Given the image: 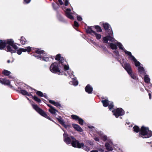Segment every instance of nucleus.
I'll use <instances>...</instances> for the list:
<instances>
[{"label": "nucleus", "instance_id": "32", "mask_svg": "<svg viewBox=\"0 0 152 152\" xmlns=\"http://www.w3.org/2000/svg\"><path fill=\"white\" fill-rule=\"evenodd\" d=\"M55 59L57 60H59V61L58 63H60L61 60L62 61V62L64 61V60L62 58H61V56L60 54H58L56 55Z\"/></svg>", "mask_w": 152, "mask_h": 152}, {"label": "nucleus", "instance_id": "15", "mask_svg": "<svg viewBox=\"0 0 152 152\" xmlns=\"http://www.w3.org/2000/svg\"><path fill=\"white\" fill-rule=\"evenodd\" d=\"M5 42L6 44V43L9 45H12L14 49H18V47L14 44V42L13 39H8L7 40L6 42L5 41H3Z\"/></svg>", "mask_w": 152, "mask_h": 152}, {"label": "nucleus", "instance_id": "44", "mask_svg": "<svg viewBox=\"0 0 152 152\" xmlns=\"http://www.w3.org/2000/svg\"><path fill=\"white\" fill-rule=\"evenodd\" d=\"M56 4L54 3L52 4V6H53V8L54 9H56L57 8H58V7L57 6V7L56 6Z\"/></svg>", "mask_w": 152, "mask_h": 152}, {"label": "nucleus", "instance_id": "38", "mask_svg": "<svg viewBox=\"0 0 152 152\" xmlns=\"http://www.w3.org/2000/svg\"><path fill=\"white\" fill-rule=\"evenodd\" d=\"M36 101L38 102H41V100L39 98H38L36 96H33V97H32Z\"/></svg>", "mask_w": 152, "mask_h": 152}, {"label": "nucleus", "instance_id": "22", "mask_svg": "<svg viewBox=\"0 0 152 152\" xmlns=\"http://www.w3.org/2000/svg\"><path fill=\"white\" fill-rule=\"evenodd\" d=\"M92 28L91 27H88L86 30V32L89 34H91L92 35H94V34H95V31L92 30Z\"/></svg>", "mask_w": 152, "mask_h": 152}, {"label": "nucleus", "instance_id": "3", "mask_svg": "<svg viewBox=\"0 0 152 152\" xmlns=\"http://www.w3.org/2000/svg\"><path fill=\"white\" fill-rule=\"evenodd\" d=\"M125 51V53L128 55L130 56V58H131L132 60L134 62L135 66L138 67V71L140 75H144V74H146L143 67L140 66L141 64L134 56L132 55L131 53L127 51L126 50Z\"/></svg>", "mask_w": 152, "mask_h": 152}, {"label": "nucleus", "instance_id": "6", "mask_svg": "<svg viewBox=\"0 0 152 152\" xmlns=\"http://www.w3.org/2000/svg\"><path fill=\"white\" fill-rule=\"evenodd\" d=\"M36 53L38 54L37 55L35 54L34 56L37 58H41L43 60L45 61H48L51 59V58L47 56L46 54L44 53V51L39 49H38L36 50Z\"/></svg>", "mask_w": 152, "mask_h": 152}, {"label": "nucleus", "instance_id": "25", "mask_svg": "<svg viewBox=\"0 0 152 152\" xmlns=\"http://www.w3.org/2000/svg\"><path fill=\"white\" fill-rule=\"evenodd\" d=\"M20 93L23 95H26L28 96H31L32 97H33L31 93H28L26 91L24 90H21Z\"/></svg>", "mask_w": 152, "mask_h": 152}, {"label": "nucleus", "instance_id": "4", "mask_svg": "<svg viewBox=\"0 0 152 152\" xmlns=\"http://www.w3.org/2000/svg\"><path fill=\"white\" fill-rule=\"evenodd\" d=\"M152 136V132L148 128L142 126L141 128L139 136L143 138H148Z\"/></svg>", "mask_w": 152, "mask_h": 152}, {"label": "nucleus", "instance_id": "46", "mask_svg": "<svg viewBox=\"0 0 152 152\" xmlns=\"http://www.w3.org/2000/svg\"><path fill=\"white\" fill-rule=\"evenodd\" d=\"M70 73H71V74H69V76L70 77H72V75H73V72L72 71H70Z\"/></svg>", "mask_w": 152, "mask_h": 152}, {"label": "nucleus", "instance_id": "39", "mask_svg": "<svg viewBox=\"0 0 152 152\" xmlns=\"http://www.w3.org/2000/svg\"><path fill=\"white\" fill-rule=\"evenodd\" d=\"M93 35H95L96 38L98 39H100L101 37V35L99 34L96 33L95 32V34H94Z\"/></svg>", "mask_w": 152, "mask_h": 152}, {"label": "nucleus", "instance_id": "11", "mask_svg": "<svg viewBox=\"0 0 152 152\" xmlns=\"http://www.w3.org/2000/svg\"><path fill=\"white\" fill-rule=\"evenodd\" d=\"M102 102L104 107H107V106H109V108L110 110L113 108V102H110L107 99L102 100Z\"/></svg>", "mask_w": 152, "mask_h": 152}, {"label": "nucleus", "instance_id": "48", "mask_svg": "<svg viewBox=\"0 0 152 152\" xmlns=\"http://www.w3.org/2000/svg\"><path fill=\"white\" fill-rule=\"evenodd\" d=\"M88 142L90 143L91 145H92L93 144V142L91 141H88Z\"/></svg>", "mask_w": 152, "mask_h": 152}, {"label": "nucleus", "instance_id": "43", "mask_svg": "<svg viewBox=\"0 0 152 152\" xmlns=\"http://www.w3.org/2000/svg\"><path fill=\"white\" fill-rule=\"evenodd\" d=\"M75 27H77L79 26V24L76 21L74 22V25Z\"/></svg>", "mask_w": 152, "mask_h": 152}, {"label": "nucleus", "instance_id": "54", "mask_svg": "<svg viewBox=\"0 0 152 152\" xmlns=\"http://www.w3.org/2000/svg\"><path fill=\"white\" fill-rule=\"evenodd\" d=\"M7 62H8V63H10V61L9 60H8V61H7Z\"/></svg>", "mask_w": 152, "mask_h": 152}, {"label": "nucleus", "instance_id": "8", "mask_svg": "<svg viewBox=\"0 0 152 152\" xmlns=\"http://www.w3.org/2000/svg\"><path fill=\"white\" fill-rule=\"evenodd\" d=\"M32 105L33 108L40 115L43 116V117L46 118L51 120L50 118L47 115L42 109H40L38 107L36 104H32Z\"/></svg>", "mask_w": 152, "mask_h": 152}, {"label": "nucleus", "instance_id": "55", "mask_svg": "<svg viewBox=\"0 0 152 152\" xmlns=\"http://www.w3.org/2000/svg\"><path fill=\"white\" fill-rule=\"evenodd\" d=\"M29 88H30V89H31V90L32 89L30 87H29Z\"/></svg>", "mask_w": 152, "mask_h": 152}, {"label": "nucleus", "instance_id": "34", "mask_svg": "<svg viewBox=\"0 0 152 152\" xmlns=\"http://www.w3.org/2000/svg\"><path fill=\"white\" fill-rule=\"evenodd\" d=\"M37 94L38 95L40 96H41V97L44 96L45 98H47V96L46 95V94H43V93L40 91H37Z\"/></svg>", "mask_w": 152, "mask_h": 152}, {"label": "nucleus", "instance_id": "41", "mask_svg": "<svg viewBox=\"0 0 152 152\" xmlns=\"http://www.w3.org/2000/svg\"><path fill=\"white\" fill-rule=\"evenodd\" d=\"M77 19L78 20L81 21L82 20V18L80 16L77 15Z\"/></svg>", "mask_w": 152, "mask_h": 152}, {"label": "nucleus", "instance_id": "49", "mask_svg": "<svg viewBox=\"0 0 152 152\" xmlns=\"http://www.w3.org/2000/svg\"><path fill=\"white\" fill-rule=\"evenodd\" d=\"M91 152H98V151L97 150H94L91 151Z\"/></svg>", "mask_w": 152, "mask_h": 152}, {"label": "nucleus", "instance_id": "5", "mask_svg": "<svg viewBox=\"0 0 152 152\" xmlns=\"http://www.w3.org/2000/svg\"><path fill=\"white\" fill-rule=\"evenodd\" d=\"M103 42L104 43H107L108 41L111 42H116L115 43L117 45L118 47L121 50H123L125 53V51H127L124 49L122 45L119 42H118L117 40H115L114 38L113 37H111L110 36H107L106 37H104L103 38Z\"/></svg>", "mask_w": 152, "mask_h": 152}, {"label": "nucleus", "instance_id": "53", "mask_svg": "<svg viewBox=\"0 0 152 152\" xmlns=\"http://www.w3.org/2000/svg\"><path fill=\"white\" fill-rule=\"evenodd\" d=\"M48 105L49 107H50V108H51V107H52V106L49 104H48Z\"/></svg>", "mask_w": 152, "mask_h": 152}, {"label": "nucleus", "instance_id": "16", "mask_svg": "<svg viewBox=\"0 0 152 152\" xmlns=\"http://www.w3.org/2000/svg\"><path fill=\"white\" fill-rule=\"evenodd\" d=\"M72 118L74 119L75 120H78L79 122V123L81 125H83V120L81 118H79L78 116L72 115L71 116Z\"/></svg>", "mask_w": 152, "mask_h": 152}, {"label": "nucleus", "instance_id": "47", "mask_svg": "<svg viewBox=\"0 0 152 152\" xmlns=\"http://www.w3.org/2000/svg\"><path fill=\"white\" fill-rule=\"evenodd\" d=\"M94 140L96 141H98L99 140V138L97 137H95L94 138Z\"/></svg>", "mask_w": 152, "mask_h": 152}, {"label": "nucleus", "instance_id": "36", "mask_svg": "<svg viewBox=\"0 0 152 152\" xmlns=\"http://www.w3.org/2000/svg\"><path fill=\"white\" fill-rule=\"evenodd\" d=\"M2 73L4 75H9L11 73V72H10L6 70H4L2 72Z\"/></svg>", "mask_w": 152, "mask_h": 152}, {"label": "nucleus", "instance_id": "45", "mask_svg": "<svg viewBox=\"0 0 152 152\" xmlns=\"http://www.w3.org/2000/svg\"><path fill=\"white\" fill-rule=\"evenodd\" d=\"M31 1V0H24V2L26 4L29 3Z\"/></svg>", "mask_w": 152, "mask_h": 152}, {"label": "nucleus", "instance_id": "56", "mask_svg": "<svg viewBox=\"0 0 152 152\" xmlns=\"http://www.w3.org/2000/svg\"><path fill=\"white\" fill-rule=\"evenodd\" d=\"M27 98L28 100H29V99L28 98Z\"/></svg>", "mask_w": 152, "mask_h": 152}, {"label": "nucleus", "instance_id": "1", "mask_svg": "<svg viewBox=\"0 0 152 152\" xmlns=\"http://www.w3.org/2000/svg\"><path fill=\"white\" fill-rule=\"evenodd\" d=\"M63 62L61 60L59 63L55 62L53 63L50 66V69L51 72L53 73H57L61 75L64 71L69 69V67L68 65H66V62L64 60Z\"/></svg>", "mask_w": 152, "mask_h": 152}, {"label": "nucleus", "instance_id": "50", "mask_svg": "<svg viewBox=\"0 0 152 152\" xmlns=\"http://www.w3.org/2000/svg\"><path fill=\"white\" fill-rule=\"evenodd\" d=\"M148 95H149V98L150 99H151V94L150 93H149L148 94Z\"/></svg>", "mask_w": 152, "mask_h": 152}, {"label": "nucleus", "instance_id": "18", "mask_svg": "<svg viewBox=\"0 0 152 152\" xmlns=\"http://www.w3.org/2000/svg\"><path fill=\"white\" fill-rule=\"evenodd\" d=\"M0 83L3 84L11 86L10 82L9 80L5 79H0Z\"/></svg>", "mask_w": 152, "mask_h": 152}, {"label": "nucleus", "instance_id": "12", "mask_svg": "<svg viewBox=\"0 0 152 152\" xmlns=\"http://www.w3.org/2000/svg\"><path fill=\"white\" fill-rule=\"evenodd\" d=\"M102 25L104 29L109 32L108 34L113 36V32L110 25L107 23H103Z\"/></svg>", "mask_w": 152, "mask_h": 152}, {"label": "nucleus", "instance_id": "2", "mask_svg": "<svg viewBox=\"0 0 152 152\" xmlns=\"http://www.w3.org/2000/svg\"><path fill=\"white\" fill-rule=\"evenodd\" d=\"M60 4L62 6V9L65 11L66 15L68 18L71 19H73L74 18L73 15L75 14V12H71V10L70 9L66 8L65 6H67L69 4V2L67 0H66L64 3L62 0H58Z\"/></svg>", "mask_w": 152, "mask_h": 152}, {"label": "nucleus", "instance_id": "35", "mask_svg": "<svg viewBox=\"0 0 152 152\" xmlns=\"http://www.w3.org/2000/svg\"><path fill=\"white\" fill-rule=\"evenodd\" d=\"M20 41L21 43L23 45L25 44L26 42V39L23 37H21Z\"/></svg>", "mask_w": 152, "mask_h": 152}, {"label": "nucleus", "instance_id": "30", "mask_svg": "<svg viewBox=\"0 0 152 152\" xmlns=\"http://www.w3.org/2000/svg\"><path fill=\"white\" fill-rule=\"evenodd\" d=\"M49 102L50 103L53 104L56 106L57 107H61V104L58 102H55L54 101L52 100H49Z\"/></svg>", "mask_w": 152, "mask_h": 152}, {"label": "nucleus", "instance_id": "37", "mask_svg": "<svg viewBox=\"0 0 152 152\" xmlns=\"http://www.w3.org/2000/svg\"><path fill=\"white\" fill-rule=\"evenodd\" d=\"M133 129H134V131L137 133L138 132L140 131L139 128L137 126H134Z\"/></svg>", "mask_w": 152, "mask_h": 152}, {"label": "nucleus", "instance_id": "31", "mask_svg": "<svg viewBox=\"0 0 152 152\" xmlns=\"http://www.w3.org/2000/svg\"><path fill=\"white\" fill-rule=\"evenodd\" d=\"M49 111L53 114H55L56 112H58V111L52 107L49 109Z\"/></svg>", "mask_w": 152, "mask_h": 152}, {"label": "nucleus", "instance_id": "21", "mask_svg": "<svg viewBox=\"0 0 152 152\" xmlns=\"http://www.w3.org/2000/svg\"><path fill=\"white\" fill-rule=\"evenodd\" d=\"M85 90L88 94H90L93 91V88L89 85H88L86 87Z\"/></svg>", "mask_w": 152, "mask_h": 152}, {"label": "nucleus", "instance_id": "7", "mask_svg": "<svg viewBox=\"0 0 152 152\" xmlns=\"http://www.w3.org/2000/svg\"><path fill=\"white\" fill-rule=\"evenodd\" d=\"M71 138L72 140L71 144L73 147L78 148H82L83 149L87 151L89 150V149L86 146L84 145L83 143H80L78 141L73 137H71Z\"/></svg>", "mask_w": 152, "mask_h": 152}, {"label": "nucleus", "instance_id": "23", "mask_svg": "<svg viewBox=\"0 0 152 152\" xmlns=\"http://www.w3.org/2000/svg\"><path fill=\"white\" fill-rule=\"evenodd\" d=\"M88 127L90 129H92L91 130V133H93V132H92L94 131V135H98V132L100 133V132H97V131L96 129H95L94 127H93L92 126H88Z\"/></svg>", "mask_w": 152, "mask_h": 152}, {"label": "nucleus", "instance_id": "29", "mask_svg": "<svg viewBox=\"0 0 152 152\" xmlns=\"http://www.w3.org/2000/svg\"><path fill=\"white\" fill-rule=\"evenodd\" d=\"M6 46V43L4 41L0 40V49L2 50Z\"/></svg>", "mask_w": 152, "mask_h": 152}, {"label": "nucleus", "instance_id": "13", "mask_svg": "<svg viewBox=\"0 0 152 152\" xmlns=\"http://www.w3.org/2000/svg\"><path fill=\"white\" fill-rule=\"evenodd\" d=\"M31 50V48L27 47L24 48H20L17 50V53L18 55H20L22 52H29Z\"/></svg>", "mask_w": 152, "mask_h": 152}, {"label": "nucleus", "instance_id": "14", "mask_svg": "<svg viewBox=\"0 0 152 152\" xmlns=\"http://www.w3.org/2000/svg\"><path fill=\"white\" fill-rule=\"evenodd\" d=\"M64 139V141L67 144H70L71 141V137H69L66 133H64L63 134Z\"/></svg>", "mask_w": 152, "mask_h": 152}, {"label": "nucleus", "instance_id": "10", "mask_svg": "<svg viewBox=\"0 0 152 152\" xmlns=\"http://www.w3.org/2000/svg\"><path fill=\"white\" fill-rule=\"evenodd\" d=\"M112 112L113 113L116 118H117L119 116L122 115L124 114V111L121 108H118L116 110H114L112 111Z\"/></svg>", "mask_w": 152, "mask_h": 152}, {"label": "nucleus", "instance_id": "51", "mask_svg": "<svg viewBox=\"0 0 152 152\" xmlns=\"http://www.w3.org/2000/svg\"><path fill=\"white\" fill-rule=\"evenodd\" d=\"M92 43L94 44V45H95L96 44V43L95 42H94V41H92Z\"/></svg>", "mask_w": 152, "mask_h": 152}, {"label": "nucleus", "instance_id": "20", "mask_svg": "<svg viewBox=\"0 0 152 152\" xmlns=\"http://www.w3.org/2000/svg\"><path fill=\"white\" fill-rule=\"evenodd\" d=\"M72 125L73 128L77 131L80 132H82L83 131L82 129L78 125L73 124Z\"/></svg>", "mask_w": 152, "mask_h": 152}, {"label": "nucleus", "instance_id": "27", "mask_svg": "<svg viewBox=\"0 0 152 152\" xmlns=\"http://www.w3.org/2000/svg\"><path fill=\"white\" fill-rule=\"evenodd\" d=\"M98 135H99L101 138H102L103 140L104 141H105L107 139V136L104 135L102 132H100V133L98 132Z\"/></svg>", "mask_w": 152, "mask_h": 152}, {"label": "nucleus", "instance_id": "19", "mask_svg": "<svg viewBox=\"0 0 152 152\" xmlns=\"http://www.w3.org/2000/svg\"><path fill=\"white\" fill-rule=\"evenodd\" d=\"M7 51H9L11 53H15V50L17 49H14L12 45H7Z\"/></svg>", "mask_w": 152, "mask_h": 152}, {"label": "nucleus", "instance_id": "42", "mask_svg": "<svg viewBox=\"0 0 152 152\" xmlns=\"http://www.w3.org/2000/svg\"><path fill=\"white\" fill-rule=\"evenodd\" d=\"M113 53L116 56H119V52L117 50H115L114 51Z\"/></svg>", "mask_w": 152, "mask_h": 152}, {"label": "nucleus", "instance_id": "33", "mask_svg": "<svg viewBox=\"0 0 152 152\" xmlns=\"http://www.w3.org/2000/svg\"><path fill=\"white\" fill-rule=\"evenodd\" d=\"M144 75V80L145 82L147 83H150V79L148 75L145 74Z\"/></svg>", "mask_w": 152, "mask_h": 152}, {"label": "nucleus", "instance_id": "40", "mask_svg": "<svg viewBox=\"0 0 152 152\" xmlns=\"http://www.w3.org/2000/svg\"><path fill=\"white\" fill-rule=\"evenodd\" d=\"M95 28L96 30V31L97 32H101L102 31L100 27L99 26H95Z\"/></svg>", "mask_w": 152, "mask_h": 152}, {"label": "nucleus", "instance_id": "9", "mask_svg": "<svg viewBox=\"0 0 152 152\" xmlns=\"http://www.w3.org/2000/svg\"><path fill=\"white\" fill-rule=\"evenodd\" d=\"M124 67L132 78L134 79H136V76L132 73L131 67L129 64L126 63H125L124 65Z\"/></svg>", "mask_w": 152, "mask_h": 152}, {"label": "nucleus", "instance_id": "28", "mask_svg": "<svg viewBox=\"0 0 152 152\" xmlns=\"http://www.w3.org/2000/svg\"><path fill=\"white\" fill-rule=\"evenodd\" d=\"M114 44L113 43H108V44L109 45L110 48H111L113 50L116 49L117 48V45L115 43Z\"/></svg>", "mask_w": 152, "mask_h": 152}, {"label": "nucleus", "instance_id": "26", "mask_svg": "<svg viewBox=\"0 0 152 152\" xmlns=\"http://www.w3.org/2000/svg\"><path fill=\"white\" fill-rule=\"evenodd\" d=\"M72 81L69 82L70 84L73 85L74 86H76L78 85V82L76 80L75 78H72Z\"/></svg>", "mask_w": 152, "mask_h": 152}, {"label": "nucleus", "instance_id": "52", "mask_svg": "<svg viewBox=\"0 0 152 152\" xmlns=\"http://www.w3.org/2000/svg\"><path fill=\"white\" fill-rule=\"evenodd\" d=\"M99 151H104V150L102 149H101L100 150H99Z\"/></svg>", "mask_w": 152, "mask_h": 152}, {"label": "nucleus", "instance_id": "17", "mask_svg": "<svg viewBox=\"0 0 152 152\" xmlns=\"http://www.w3.org/2000/svg\"><path fill=\"white\" fill-rule=\"evenodd\" d=\"M58 120L60 123L65 128H67L69 126V125H66L64 124V120L61 117H59L57 118Z\"/></svg>", "mask_w": 152, "mask_h": 152}, {"label": "nucleus", "instance_id": "24", "mask_svg": "<svg viewBox=\"0 0 152 152\" xmlns=\"http://www.w3.org/2000/svg\"><path fill=\"white\" fill-rule=\"evenodd\" d=\"M112 144V142H110V144L107 142L106 143L105 146L106 149L108 151H111L113 150V148L110 145Z\"/></svg>", "mask_w": 152, "mask_h": 152}]
</instances>
